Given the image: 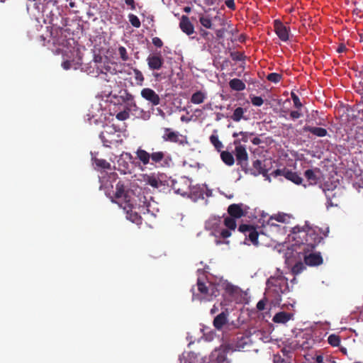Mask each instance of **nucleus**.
<instances>
[{"label": "nucleus", "instance_id": "47", "mask_svg": "<svg viewBox=\"0 0 363 363\" xmlns=\"http://www.w3.org/2000/svg\"><path fill=\"white\" fill-rule=\"evenodd\" d=\"M291 99L293 100L294 106L298 109L301 108L303 105H302V103L301 102L298 96L294 92H291Z\"/></svg>", "mask_w": 363, "mask_h": 363}, {"label": "nucleus", "instance_id": "17", "mask_svg": "<svg viewBox=\"0 0 363 363\" xmlns=\"http://www.w3.org/2000/svg\"><path fill=\"white\" fill-rule=\"evenodd\" d=\"M210 363H230L224 350H215L211 355Z\"/></svg>", "mask_w": 363, "mask_h": 363}, {"label": "nucleus", "instance_id": "9", "mask_svg": "<svg viewBox=\"0 0 363 363\" xmlns=\"http://www.w3.org/2000/svg\"><path fill=\"white\" fill-rule=\"evenodd\" d=\"M235 155L237 160V164L240 165L245 173L248 172L247 169L248 154L245 146H238L235 147Z\"/></svg>", "mask_w": 363, "mask_h": 363}, {"label": "nucleus", "instance_id": "21", "mask_svg": "<svg viewBox=\"0 0 363 363\" xmlns=\"http://www.w3.org/2000/svg\"><path fill=\"white\" fill-rule=\"evenodd\" d=\"M119 94V97L122 102L130 106H136L133 95L131 94L127 89L121 90Z\"/></svg>", "mask_w": 363, "mask_h": 363}, {"label": "nucleus", "instance_id": "44", "mask_svg": "<svg viewBox=\"0 0 363 363\" xmlns=\"http://www.w3.org/2000/svg\"><path fill=\"white\" fill-rule=\"evenodd\" d=\"M129 21L133 26L135 28H140L141 26L140 19L138 17L133 13L128 15Z\"/></svg>", "mask_w": 363, "mask_h": 363}, {"label": "nucleus", "instance_id": "24", "mask_svg": "<svg viewBox=\"0 0 363 363\" xmlns=\"http://www.w3.org/2000/svg\"><path fill=\"white\" fill-rule=\"evenodd\" d=\"M197 289L202 295V298L207 300L209 291V282L205 283L200 278L197 280Z\"/></svg>", "mask_w": 363, "mask_h": 363}, {"label": "nucleus", "instance_id": "45", "mask_svg": "<svg viewBox=\"0 0 363 363\" xmlns=\"http://www.w3.org/2000/svg\"><path fill=\"white\" fill-rule=\"evenodd\" d=\"M199 22L206 28H211L212 22L209 18L202 16L199 18Z\"/></svg>", "mask_w": 363, "mask_h": 363}, {"label": "nucleus", "instance_id": "1", "mask_svg": "<svg viewBox=\"0 0 363 363\" xmlns=\"http://www.w3.org/2000/svg\"><path fill=\"white\" fill-rule=\"evenodd\" d=\"M135 154L137 159L144 166L151 164L157 167L169 168L172 164L171 155L163 151H156L150 153L139 147L136 150Z\"/></svg>", "mask_w": 363, "mask_h": 363}, {"label": "nucleus", "instance_id": "34", "mask_svg": "<svg viewBox=\"0 0 363 363\" xmlns=\"http://www.w3.org/2000/svg\"><path fill=\"white\" fill-rule=\"evenodd\" d=\"M304 176L311 184H315L318 182V177L313 169H307L304 172Z\"/></svg>", "mask_w": 363, "mask_h": 363}, {"label": "nucleus", "instance_id": "58", "mask_svg": "<svg viewBox=\"0 0 363 363\" xmlns=\"http://www.w3.org/2000/svg\"><path fill=\"white\" fill-rule=\"evenodd\" d=\"M220 235L223 238H227L231 235V233L229 229H223Z\"/></svg>", "mask_w": 363, "mask_h": 363}, {"label": "nucleus", "instance_id": "55", "mask_svg": "<svg viewBox=\"0 0 363 363\" xmlns=\"http://www.w3.org/2000/svg\"><path fill=\"white\" fill-rule=\"evenodd\" d=\"M225 4L228 9L233 11H235L236 9L234 0H225Z\"/></svg>", "mask_w": 363, "mask_h": 363}, {"label": "nucleus", "instance_id": "35", "mask_svg": "<svg viewBox=\"0 0 363 363\" xmlns=\"http://www.w3.org/2000/svg\"><path fill=\"white\" fill-rule=\"evenodd\" d=\"M253 135L254 133L240 131L239 133H233V137L238 138L239 136H241L240 140H242V143H247L249 138Z\"/></svg>", "mask_w": 363, "mask_h": 363}, {"label": "nucleus", "instance_id": "38", "mask_svg": "<svg viewBox=\"0 0 363 363\" xmlns=\"http://www.w3.org/2000/svg\"><path fill=\"white\" fill-rule=\"evenodd\" d=\"M218 289L216 284H213L209 282V291L208 294L207 301H211L213 297H216L218 295Z\"/></svg>", "mask_w": 363, "mask_h": 363}, {"label": "nucleus", "instance_id": "28", "mask_svg": "<svg viewBox=\"0 0 363 363\" xmlns=\"http://www.w3.org/2000/svg\"><path fill=\"white\" fill-rule=\"evenodd\" d=\"M230 87L235 91H241L245 89V84L240 79H233L229 82Z\"/></svg>", "mask_w": 363, "mask_h": 363}, {"label": "nucleus", "instance_id": "53", "mask_svg": "<svg viewBox=\"0 0 363 363\" xmlns=\"http://www.w3.org/2000/svg\"><path fill=\"white\" fill-rule=\"evenodd\" d=\"M268 298H264L262 300H260L257 303V308L259 310V311H263L264 310L265 308V305H266V302H267V299Z\"/></svg>", "mask_w": 363, "mask_h": 363}, {"label": "nucleus", "instance_id": "32", "mask_svg": "<svg viewBox=\"0 0 363 363\" xmlns=\"http://www.w3.org/2000/svg\"><path fill=\"white\" fill-rule=\"evenodd\" d=\"M92 160H94L97 169H111V164L104 159H99L97 157H93Z\"/></svg>", "mask_w": 363, "mask_h": 363}, {"label": "nucleus", "instance_id": "31", "mask_svg": "<svg viewBox=\"0 0 363 363\" xmlns=\"http://www.w3.org/2000/svg\"><path fill=\"white\" fill-rule=\"evenodd\" d=\"M307 228L309 226L306 224L304 226L301 227L299 225L294 226L291 229V233L294 235H298L297 237H294V239L296 240L297 238H302L305 235V232L307 230Z\"/></svg>", "mask_w": 363, "mask_h": 363}, {"label": "nucleus", "instance_id": "49", "mask_svg": "<svg viewBox=\"0 0 363 363\" xmlns=\"http://www.w3.org/2000/svg\"><path fill=\"white\" fill-rule=\"evenodd\" d=\"M199 33L203 38L208 41L212 40L214 38L212 33L203 29H201Z\"/></svg>", "mask_w": 363, "mask_h": 363}, {"label": "nucleus", "instance_id": "26", "mask_svg": "<svg viewBox=\"0 0 363 363\" xmlns=\"http://www.w3.org/2000/svg\"><path fill=\"white\" fill-rule=\"evenodd\" d=\"M207 98L206 93L202 91H196L191 95L190 101L194 104H201Z\"/></svg>", "mask_w": 363, "mask_h": 363}, {"label": "nucleus", "instance_id": "25", "mask_svg": "<svg viewBox=\"0 0 363 363\" xmlns=\"http://www.w3.org/2000/svg\"><path fill=\"white\" fill-rule=\"evenodd\" d=\"M250 340L249 337L242 335L238 337L234 346L235 350L238 351L243 350L250 345Z\"/></svg>", "mask_w": 363, "mask_h": 363}, {"label": "nucleus", "instance_id": "4", "mask_svg": "<svg viewBox=\"0 0 363 363\" xmlns=\"http://www.w3.org/2000/svg\"><path fill=\"white\" fill-rule=\"evenodd\" d=\"M121 134L113 125L104 126V130L99 135V138L105 147H111L112 145H117L121 143L123 140Z\"/></svg>", "mask_w": 363, "mask_h": 363}, {"label": "nucleus", "instance_id": "46", "mask_svg": "<svg viewBox=\"0 0 363 363\" xmlns=\"http://www.w3.org/2000/svg\"><path fill=\"white\" fill-rule=\"evenodd\" d=\"M118 54L123 61H127L129 60V56L128 55L127 50L125 47L120 46L118 48Z\"/></svg>", "mask_w": 363, "mask_h": 363}, {"label": "nucleus", "instance_id": "60", "mask_svg": "<svg viewBox=\"0 0 363 363\" xmlns=\"http://www.w3.org/2000/svg\"><path fill=\"white\" fill-rule=\"evenodd\" d=\"M225 291L230 294H233L235 291V288L230 284H227L225 286Z\"/></svg>", "mask_w": 363, "mask_h": 363}, {"label": "nucleus", "instance_id": "52", "mask_svg": "<svg viewBox=\"0 0 363 363\" xmlns=\"http://www.w3.org/2000/svg\"><path fill=\"white\" fill-rule=\"evenodd\" d=\"M130 219L132 220V222L135 223L138 225L141 223V216L136 213H135L134 214L130 213Z\"/></svg>", "mask_w": 363, "mask_h": 363}, {"label": "nucleus", "instance_id": "18", "mask_svg": "<svg viewBox=\"0 0 363 363\" xmlns=\"http://www.w3.org/2000/svg\"><path fill=\"white\" fill-rule=\"evenodd\" d=\"M189 181L185 178H182L179 181L174 182L172 188L176 193L185 195L187 194V189H189Z\"/></svg>", "mask_w": 363, "mask_h": 363}, {"label": "nucleus", "instance_id": "16", "mask_svg": "<svg viewBox=\"0 0 363 363\" xmlns=\"http://www.w3.org/2000/svg\"><path fill=\"white\" fill-rule=\"evenodd\" d=\"M242 203H233L228 208V213L230 217L234 218H240L245 216L246 212L242 209Z\"/></svg>", "mask_w": 363, "mask_h": 363}, {"label": "nucleus", "instance_id": "12", "mask_svg": "<svg viewBox=\"0 0 363 363\" xmlns=\"http://www.w3.org/2000/svg\"><path fill=\"white\" fill-rule=\"evenodd\" d=\"M164 134L162 136V140L164 142H170L179 143V145H185L187 141L185 139H180V135L178 132L172 130V128H163Z\"/></svg>", "mask_w": 363, "mask_h": 363}, {"label": "nucleus", "instance_id": "33", "mask_svg": "<svg viewBox=\"0 0 363 363\" xmlns=\"http://www.w3.org/2000/svg\"><path fill=\"white\" fill-rule=\"evenodd\" d=\"M252 166L256 170V172L253 173L254 175L263 174L265 175L267 173V170L263 168L262 162L259 160H256L253 162Z\"/></svg>", "mask_w": 363, "mask_h": 363}, {"label": "nucleus", "instance_id": "3", "mask_svg": "<svg viewBox=\"0 0 363 363\" xmlns=\"http://www.w3.org/2000/svg\"><path fill=\"white\" fill-rule=\"evenodd\" d=\"M328 229H327L326 232H323L318 227L307 228V230L305 232V235L303 238L304 241L301 242L302 248L313 251L324 238L328 236Z\"/></svg>", "mask_w": 363, "mask_h": 363}, {"label": "nucleus", "instance_id": "51", "mask_svg": "<svg viewBox=\"0 0 363 363\" xmlns=\"http://www.w3.org/2000/svg\"><path fill=\"white\" fill-rule=\"evenodd\" d=\"M230 57L233 59V60H235V61H242L245 58L244 55L240 52H231Z\"/></svg>", "mask_w": 363, "mask_h": 363}, {"label": "nucleus", "instance_id": "5", "mask_svg": "<svg viewBox=\"0 0 363 363\" xmlns=\"http://www.w3.org/2000/svg\"><path fill=\"white\" fill-rule=\"evenodd\" d=\"M111 198L112 199H115L116 202L121 205L124 203L125 204L124 208L131 206L130 191L126 189L125 184L121 181H119L116 184V191L113 192Z\"/></svg>", "mask_w": 363, "mask_h": 363}, {"label": "nucleus", "instance_id": "59", "mask_svg": "<svg viewBox=\"0 0 363 363\" xmlns=\"http://www.w3.org/2000/svg\"><path fill=\"white\" fill-rule=\"evenodd\" d=\"M124 1H125V3L128 6H130V9L132 10H135V1L134 0H124Z\"/></svg>", "mask_w": 363, "mask_h": 363}, {"label": "nucleus", "instance_id": "56", "mask_svg": "<svg viewBox=\"0 0 363 363\" xmlns=\"http://www.w3.org/2000/svg\"><path fill=\"white\" fill-rule=\"evenodd\" d=\"M225 33V28H220L216 30V37L218 39H222L224 38Z\"/></svg>", "mask_w": 363, "mask_h": 363}, {"label": "nucleus", "instance_id": "8", "mask_svg": "<svg viewBox=\"0 0 363 363\" xmlns=\"http://www.w3.org/2000/svg\"><path fill=\"white\" fill-rule=\"evenodd\" d=\"M116 63L106 61L104 62V65L101 66V67L97 68V72L101 76V78L106 82H110V77L108 74L111 76L115 75L117 73V69L116 68Z\"/></svg>", "mask_w": 363, "mask_h": 363}, {"label": "nucleus", "instance_id": "29", "mask_svg": "<svg viewBox=\"0 0 363 363\" xmlns=\"http://www.w3.org/2000/svg\"><path fill=\"white\" fill-rule=\"evenodd\" d=\"M222 161L228 166H232L235 163V159L233 153L228 151H222L220 153Z\"/></svg>", "mask_w": 363, "mask_h": 363}, {"label": "nucleus", "instance_id": "13", "mask_svg": "<svg viewBox=\"0 0 363 363\" xmlns=\"http://www.w3.org/2000/svg\"><path fill=\"white\" fill-rule=\"evenodd\" d=\"M274 31L279 38L284 42H286L289 39V28L286 27L279 20H275L274 21Z\"/></svg>", "mask_w": 363, "mask_h": 363}, {"label": "nucleus", "instance_id": "2", "mask_svg": "<svg viewBox=\"0 0 363 363\" xmlns=\"http://www.w3.org/2000/svg\"><path fill=\"white\" fill-rule=\"evenodd\" d=\"M266 295L274 306L279 305L281 296L289 290L287 279L284 277H271L267 281Z\"/></svg>", "mask_w": 363, "mask_h": 363}, {"label": "nucleus", "instance_id": "57", "mask_svg": "<svg viewBox=\"0 0 363 363\" xmlns=\"http://www.w3.org/2000/svg\"><path fill=\"white\" fill-rule=\"evenodd\" d=\"M290 116L292 119H298L302 116V113H300L298 111H292L290 113Z\"/></svg>", "mask_w": 363, "mask_h": 363}, {"label": "nucleus", "instance_id": "63", "mask_svg": "<svg viewBox=\"0 0 363 363\" xmlns=\"http://www.w3.org/2000/svg\"><path fill=\"white\" fill-rule=\"evenodd\" d=\"M347 50L345 45H340L337 49V52L339 53L343 52Z\"/></svg>", "mask_w": 363, "mask_h": 363}, {"label": "nucleus", "instance_id": "54", "mask_svg": "<svg viewBox=\"0 0 363 363\" xmlns=\"http://www.w3.org/2000/svg\"><path fill=\"white\" fill-rule=\"evenodd\" d=\"M153 45L157 48H162L163 46V42L158 37H154L152 40Z\"/></svg>", "mask_w": 363, "mask_h": 363}, {"label": "nucleus", "instance_id": "42", "mask_svg": "<svg viewBox=\"0 0 363 363\" xmlns=\"http://www.w3.org/2000/svg\"><path fill=\"white\" fill-rule=\"evenodd\" d=\"M328 343L333 347H337L340 343V338L339 335L332 334L328 338Z\"/></svg>", "mask_w": 363, "mask_h": 363}, {"label": "nucleus", "instance_id": "30", "mask_svg": "<svg viewBox=\"0 0 363 363\" xmlns=\"http://www.w3.org/2000/svg\"><path fill=\"white\" fill-rule=\"evenodd\" d=\"M246 111L245 109H244L242 107H238L236 108L233 115L230 116L231 119L235 122H239L241 119L247 120V118L244 116V113Z\"/></svg>", "mask_w": 363, "mask_h": 363}, {"label": "nucleus", "instance_id": "36", "mask_svg": "<svg viewBox=\"0 0 363 363\" xmlns=\"http://www.w3.org/2000/svg\"><path fill=\"white\" fill-rule=\"evenodd\" d=\"M210 141L211 144L214 146L216 150L218 151H220L221 149L223 147V143L221 141H220L218 136L217 135H211L210 136Z\"/></svg>", "mask_w": 363, "mask_h": 363}, {"label": "nucleus", "instance_id": "14", "mask_svg": "<svg viewBox=\"0 0 363 363\" xmlns=\"http://www.w3.org/2000/svg\"><path fill=\"white\" fill-rule=\"evenodd\" d=\"M147 62L148 67L151 70H159L160 69L164 64V59L161 54L150 55L147 57Z\"/></svg>", "mask_w": 363, "mask_h": 363}, {"label": "nucleus", "instance_id": "37", "mask_svg": "<svg viewBox=\"0 0 363 363\" xmlns=\"http://www.w3.org/2000/svg\"><path fill=\"white\" fill-rule=\"evenodd\" d=\"M306 264L302 262H296L292 267L291 271L292 273L295 275H298L301 274L304 269H306Z\"/></svg>", "mask_w": 363, "mask_h": 363}, {"label": "nucleus", "instance_id": "23", "mask_svg": "<svg viewBox=\"0 0 363 363\" xmlns=\"http://www.w3.org/2000/svg\"><path fill=\"white\" fill-rule=\"evenodd\" d=\"M293 317V314L281 311L276 313L272 318V320L276 323H286Z\"/></svg>", "mask_w": 363, "mask_h": 363}, {"label": "nucleus", "instance_id": "20", "mask_svg": "<svg viewBox=\"0 0 363 363\" xmlns=\"http://www.w3.org/2000/svg\"><path fill=\"white\" fill-rule=\"evenodd\" d=\"M228 315V312L227 310L221 312L220 314L215 317L213 320V326L218 330L221 329L227 323Z\"/></svg>", "mask_w": 363, "mask_h": 363}, {"label": "nucleus", "instance_id": "61", "mask_svg": "<svg viewBox=\"0 0 363 363\" xmlns=\"http://www.w3.org/2000/svg\"><path fill=\"white\" fill-rule=\"evenodd\" d=\"M315 363H325L323 355H317L315 359Z\"/></svg>", "mask_w": 363, "mask_h": 363}, {"label": "nucleus", "instance_id": "22", "mask_svg": "<svg viewBox=\"0 0 363 363\" xmlns=\"http://www.w3.org/2000/svg\"><path fill=\"white\" fill-rule=\"evenodd\" d=\"M304 132H310L317 137H325L328 135V131L325 128L319 127H313L310 125H305L303 128Z\"/></svg>", "mask_w": 363, "mask_h": 363}, {"label": "nucleus", "instance_id": "62", "mask_svg": "<svg viewBox=\"0 0 363 363\" xmlns=\"http://www.w3.org/2000/svg\"><path fill=\"white\" fill-rule=\"evenodd\" d=\"M251 141L255 145H258L262 143L261 139L258 137L254 138Z\"/></svg>", "mask_w": 363, "mask_h": 363}, {"label": "nucleus", "instance_id": "27", "mask_svg": "<svg viewBox=\"0 0 363 363\" xmlns=\"http://www.w3.org/2000/svg\"><path fill=\"white\" fill-rule=\"evenodd\" d=\"M145 182L147 184L151 186L153 188H159L162 185V182L155 175H145Z\"/></svg>", "mask_w": 363, "mask_h": 363}, {"label": "nucleus", "instance_id": "7", "mask_svg": "<svg viewBox=\"0 0 363 363\" xmlns=\"http://www.w3.org/2000/svg\"><path fill=\"white\" fill-rule=\"evenodd\" d=\"M272 175L274 177L284 176L286 179L296 184H301L303 182V179L297 172H293L286 168L277 169L272 172Z\"/></svg>", "mask_w": 363, "mask_h": 363}, {"label": "nucleus", "instance_id": "43", "mask_svg": "<svg viewBox=\"0 0 363 363\" xmlns=\"http://www.w3.org/2000/svg\"><path fill=\"white\" fill-rule=\"evenodd\" d=\"M282 75L276 72L269 73L267 76V79L271 82L278 83L281 81Z\"/></svg>", "mask_w": 363, "mask_h": 363}, {"label": "nucleus", "instance_id": "40", "mask_svg": "<svg viewBox=\"0 0 363 363\" xmlns=\"http://www.w3.org/2000/svg\"><path fill=\"white\" fill-rule=\"evenodd\" d=\"M133 71L137 84L142 86L145 80L143 73L137 68H133Z\"/></svg>", "mask_w": 363, "mask_h": 363}, {"label": "nucleus", "instance_id": "39", "mask_svg": "<svg viewBox=\"0 0 363 363\" xmlns=\"http://www.w3.org/2000/svg\"><path fill=\"white\" fill-rule=\"evenodd\" d=\"M289 218V216L286 213H278L274 216H272L268 221V223H270V221L272 220H275L280 223H285L287 219Z\"/></svg>", "mask_w": 363, "mask_h": 363}, {"label": "nucleus", "instance_id": "11", "mask_svg": "<svg viewBox=\"0 0 363 363\" xmlns=\"http://www.w3.org/2000/svg\"><path fill=\"white\" fill-rule=\"evenodd\" d=\"M238 230L244 233L246 237H248V239L253 245H258L259 233L253 225L241 224L238 228Z\"/></svg>", "mask_w": 363, "mask_h": 363}, {"label": "nucleus", "instance_id": "41", "mask_svg": "<svg viewBox=\"0 0 363 363\" xmlns=\"http://www.w3.org/2000/svg\"><path fill=\"white\" fill-rule=\"evenodd\" d=\"M224 224L229 230H235L237 226L235 218L230 216L224 219Z\"/></svg>", "mask_w": 363, "mask_h": 363}, {"label": "nucleus", "instance_id": "15", "mask_svg": "<svg viewBox=\"0 0 363 363\" xmlns=\"http://www.w3.org/2000/svg\"><path fill=\"white\" fill-rule=\"evenodd\" d=\"M141 96L152 104V106H157L160 103L159 95L150 88H144L140 92Z\"/></svg>", "mask_w": 363, "mask_h": 363}, {"label": "nucleus", "instance_id": "64", "mask_svg": "<svg viewBox=\"0 0 363 363\" xmlns=\"http://www.w3.org/2000/svg\"><path fill=\"white\" fill-rule=\"evenodd\" d=\"M62 67L65 69H69L71 67V63L69 61H65L62 63Z\"/></svg>", "mask_w": 363, "mask_h": 363}, {"label": "nucleus", "instance_id": "48", "mask_svg": "<svg viewBox=\"0 0 363 363\" xmlns=\"http://www.w3.org/2000/svg\"><path fill=\"white\" fill-rule=\"evenodd\" d=\"M251 103L255 106H261L264 104V100L261 96H253L250 97Z\"/></svg>", "mask_w": 363, "mask_h": 363}, {"label": "nucleus", "instance_id": "6", "mask_svg": "<svg viewBox=\"0 0 363 363\" xmlns=\"http://www.w3.org/2000/svg\"><path fill=\"white\" fill-rule=\"evenodd\" d=\"M133 159L130 152H123L117 160L118 170L122 174L130 173L132 170L131 162Z\"/></svg>", "mask_w": 363, "mask_h": 363}, {"label": "nucleus", "instance_id": "50", "mask_svg": "<svg viewBox=\"0 0 363 363\" xmlns=\"http://www.w3.org/2000/svg\"><path fill=\"white\" fill-rule=\"evenodd\" d=\"M129 116H130V115H129L128 111H123L118 112L116 114V118L119 121H125V120L128 119L129 118Z\"/></svg>", "mask_w": 363, "mask_h": 363}, {"label": "nucleus", "instance_id": "10", "mask_svg": "<svg viewBox=\"0 0 363 363\" xmlns=\"http://www.w3.org/2000/svg\"><path fill=\"white\" fill-rule=\"evenodd\" d=\"M303 251V259L306 265L315 267L320 265L323 263V257L320 252L313 253V251L302 248Z\"/></svg>", "mask_w": 363, "mask_h": 363}, {"label": "nucleus", "instance_id": "19", "mask_svg": "<svg viewBox=\"0 0 363 363\" xmlns=\"http://www.w3.org/2000/svg\"><path fill=\"white\" fill-rule=\"evenodd\" d=\"M179 27L181 30L188 35L194 33V27L186 16H182Z\"/></svg>", "mask_w": 363, "mask_h": 363}]
</instances>
